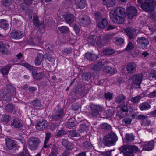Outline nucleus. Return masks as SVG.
Here are the masks:
<instances>
[{
    "mask_svg": "<svg viewBox=\"0 0 156 156\" xmlns=\"http://www.w3.org/2000/svg\"><path fill=\"white\" fill-rule=\"evenodd\" d=\"M136 5L137 6H140L142 9L147 12H151L150 14V18L152 20L156 19V16L153 12L156 5V2L155 0H137Z\"/></svg>",
    "mask_w": 156,
    "mask_h": 156,
    "instance_id": "f257e3e1",
    "label": "nucleus"
},
{
    "mask_svg": "<svg viewBox=\"0 0 156 156\" xmlns=\"http://www.w3.org/2000/svg\"><path fill=\"white\" fill-rule=\"evenodd\" d=\"M111 19L112 20L118 24L123 23L125 17V10L121 7L115 8L112 10L109 13Z\"/></svg>",
    "mask_w": 156,
    "mask_h": 156,
    "instance_id": "f03ea898",
    "label": "nucleus"
},
{
    "mask_svg": "<svg viewBox=\"0 0 156 156\" xmlns=\"http://www.w3.org/2000/svg\"><path fill=\"white\" fill-rule=\"evenodd\" d=\"M15 91L13 87L11 85H8L5 89L2 90L1 91L0 95L3 101H9L11 100V96L15 94Z\"/></svg>",
    "mask_w": 156,
    "mask_h": 156,
    "instance_id": "7ed1b4c3",
    "label": "nucleus"
},
{
    "mask_svg": "<svg viewBox=\"0 0 156 156\" xmlns=\"http://www.w3.org/2000/svg\"><path fill=\"white\" fill-rule=\"evenodd\" d=\"M119 150L123 153L124 156H134V153L139 151L138 147L135 145H127L122 146Z\"/></svg>",
    "mask_w": 156,
    "mask_h": 156,
    "instance_id": "20e7f679",
    "label": "nucleus"
},
{
    "mask_svg": "<svg viewBox=\"0 0 156 156\" xmlns=\"http://www.w3.org/2000/svg\"><path fill=\"white\" fill-rule=\"evenodd\" d=\"M40 140L37 137H31L28 140L27 145L28 147L31 150L36 149L38 147Z\"/></svg>",
    "mask_w": 156,
    "mask_h": 156,
    "instance_id": "39448f33",
    "label": "nucleus"
},
{
    "mask_svg": "<svg viewBox=\"0 0 156 156\" xmlns=\"http://www.w3.org/2000/svg\"><path fill=\"white\" fill-rule=\"evenodd\" d=\"M65 114L63 109L60 108L57 110L52 114L51 117L55 121L59 120L63 117Z\"/></svg>",
    "mask_w": 156,
    "mask_h": 156,
    "instance_id": "423d86ee",
    "label": "nucleus"
},
{
    "mask_svg": "<svg viewBox=\"0 0 156 156\" xmlns=\"http://www.w3.org/2000/svg\"><path fill=\"white\" fill-rule=\"evenodd\" d=\"M117 140V136L112 131L108 134V147L115 145Z\"/></svg>",
    "mask_w": 156,
    "mask_h": 156,
    "instance_id": "0eeeda50",
    "label": "nucleus"
},
{
    "mask_svg": "<svg viewBox=\"0 0 156 156\" xmlns=\"http://www.w3.org/2000/svg\"><path fill=\"white\" fill-rule=\"evenodd\" d=\"M143 76L141 74H137L132 76L131 79L133 84L135 86H139L141 83Z\"/></svg>",
    "mask_w": 156,
    "mask_h": 156,
    "instance_id": "6e6552de",
    "label": "nucleus"
},
{
    "mask_svg": "<svg viewBox=\"0 0 156 156\" xmlns=\"http://www.w3.org/2000/svg\"><path fill=\"white\" fill-rule=\"evenodd\" d=\"M128 17L129 19L133 18L137 15V10L134 6H131L127 9Z\"/></svg>",
    "mask_w": 156,
    "mask_h": 156,
    "instance_id": "1a4fd4ad",
    "label": "nucleus"
},
{
    "mask_svg": "<svg viewBox=\"0 0 156 156\" xmlns=\"http://www.w3.org/2000/svg\"><path fill=\"white\" fill-rule=\"evenodd\" d=\"M91 111L90 114L93 117L96 116L99 114V112L101 109L99 106L95 105H92L90 106Z\"/></svg>",
    "mask_w": 156,
    "mask_h": 156,
    "instance_id": "9d476101",
    "label": "nucleus"
},
{
    "mask_svg": "<svg viewBox=\"0 0 156 156\" xmlns=\"http://www.w3.org/2000/svg\"><path fill=\"white\" fill-rule=\"evenodd\" d=\"M23 36V32L18 30L12 31L10 35V38L16 39H20L22 38Z\"/></svg>",
    "mask_w": 156,
    "mask_h": 156,
    "instance_id": "9b49d317",
    "label": "nucleus"
},
{
    "mask_svg": "<svg viewBox=\"0 0 156 156\" xmlns=\"http://www.w3.org/2000/svg\"><path fill=\"white\" fill-rule=\"evenodd\" d=\"M90 22V19L88 16L84 15L82 17L79 16V23L80 25L86 26L89 25Z\"/></svg>",
    "mask_w": 156,
    "mask_h": 156,
    "instance_id": "f8f14e48",
    "label": "nucleus"
},
{
    "mask_svg": "<svg viewBox=\"0 0 156 156\" xmlns=\"http://www.w3.org/2000/svg\"><path fill=\"white\" fill-rule=\"evenodd\" d=\"M137 41L139 45H140L142 48H146L147 45L149 44L148 40L143 37L138 38Z\"/></svg>",
    "mask_w": 156,
    "mask_h": 156,
    "instance_id": "ddd939ff",
    "label": "nucleus"
},
{
    "mask_svg": "<svg viewBox=\"0 0 156 156\" xmlns=\"http://www.w3.org/2000/svg\"><path fill=\"white\" fill-rule=\"evenodd\" d=\"M63 17L66 22L69 25H70L75 20L74 16L72 14L68 13L63 16Z\"/></svg>",
    "mask_w": 156,
    "mask_h": 156,
    "instance_id": "4468645a",
    "label": "nucleus"
},
{
    "mask_svg": "<svg viewBox=\"0 0 156 156\" xmlns=\"http://www.w3.org/2000/svg\"><path fill=\"white\" fill-rule=\"evenodd\" d=\"M48 122L45 120H43L42 122H38L36 125V129L39 131L45 129L47 126Z\"/></svg>",
    "mask_w": 156,
    "mask_h": 156,
    "instance_id": "2eb2a0df",
    "label": "nucleus"
},
{
    "mask_svg": "<svg viewBox=\"0 0 156 156\" xmlns=\"http://www.w3.org/2000/svg\"><path fill=\"white\" fill-rule=\"evenodd\" d=\"M143 149L146 151L152 150L154 147V142L153 140L146 142L143 145Z\"/></svg>",
    "mask_w": 156,
    "mask_h": 156,
    "instance_id": "dca6fc26",
    "label": "nucleus"
},
{
    "mask_svg": "<svg viewBox=\"0 0 156 156\" xmlns=\"http://www.w3.org/2000/svg\"><path fill=\"white\" fill-rule=\"evenodd\" d=\"M130 107L126 104V105H124L120 109L118 113L119 114L120 116L123 117L126 115V112H127L129 110Z\"/></svg>",
    "mask_w": 156,
    "mask_h": 156,
    "instance_id": "f3484780",
    "label": "nucleus"
},
{
    "mask_svg": "<svg viewBox=\"0 0 156 156\" xmlns=\"http://www.w3.org/2000/svg\"><path fill=\"white\" fill-rule=\"evenodd\" d=\"M126 68L128 73H133L136 70V65L134 63L131 62L127 64Z\"/></svg>",
    "mask_w": 156,
    "mask_h": 156,
    "instance_id": "a211bd4d",
    "label": "nucleus"
},
{
    "mask_svg": "<svg viewBox=\"0 0 156 156\" xmlns=\"http://www.w3.org/2000/svg\"><path fill=\"white\" fill-rule=\"evenodd\" d=\"M6 145L9 149H13L16 146V144L14 140L9 138L5 139Z\"/></svg>",
    "mask_w": 156,
    "mask_h": 156,
    "instance_id": "6ab92c4d",
    "label": "nucleus"
},
{
    "mask_svg": "<svg viewBox=\"0 0 156 156\" xmlns=\"http://www.w3.org/2000/svg\"><path fill=\"white\" fill-rule=\"evenodd\" d=\"M11 125L16 128H19L23 126L21 122L17 118H15L13 120Z\"/></svg>",
    "mask_w": 156,
    "mask_h": 156,
    "instance_id": "aec40b11",
    "label": "nucleus"
},
{
    "mask_svg": "<svg viewBox=\"0 0 156 156\" xmlns=\"http://www.w3.org/2000/svg\"><path fill=\"white\" fill-rule=\"evenodd\" d=\"M43 55L40 53L38 54L35 59V65L38 66L40 65L43 61Z\"/></svg>",
    "mask_w": 156,
    "mask_h": 156,
    "instance_id": "412c9836",
    "label": "nucleus"
},
{
    "mask_svg": "<svg viewBox=\"0 0 156 156\" xmlns=\"http://www.w3.org/2000/svg\"><path fill=\"white\" fill-rule=\"evenodd\" d=\"M62 144L65 147L69 149H71L73 147L72 144L69 142L67 140L62 139Z\"/></svg>",
    "mask_w": 156,
    "mask_h": 156,
    "instance_id": "4be33fe9",
    "label": "nucleus"
},
{
    "mask_svg": "<svg viewBox=\"0 0 156 156\" xmlns=\"http://www.w3.org/2000/svg\"><path fill=\"white\" fill-rule=\"evenodd\" d=\"M85 57L90 61L95 60L98 58L97 56L94 54H93L89 52L85 54Z\"/></svg>",
    "mask_w": 156,
    "mask_h": 156,
    "instance_id": "5701e85b",
    "label": "nucleus"
},
{
    "mask_svg": "<svg viewBox=\"0 0 156 156\" xmlns=\"http://www.w3.org/2000/svg\"><path fill=\"white\" fill-rule=\"evenodd\" d=\"M139 107L142 111L150 109L151 106L148 102H145L140 104Z\"/></svg>",
    "mask_w": 156,
    "mask_h": 156,
    "instance_id": "b1692460",
    "label": "nucleus"
},
{
    "mask_svg": "<svg viewBox=\"0 0 156 156\" xmlns=\"http://www.w3.org/2000/svg\"><path fill=\"white\" fill-rule=\"evenodd\" d=\"M32 75L33 78L36 80H39L41 79L43 76V73L42 72H38L35 70L32 72Z\"/></svg>",
    "mask_w": 156,
    "mask_h": 156,
    "instance_id": "393cba45",
    "label": "nucleus"
},
{
    "mask_svg": "<svg viewBox=\"0 0 156 156\" xmlns=\"http://www.w3.org/2000/svg\"><path fill=\"white\" fill-rule=\"evenodd\" d=\"M59 148L56 145H53L49 156H57L58 153Z\"/></svg>",
    "mask_w": 156,
    "mask_h": 156,
    "instance_id": "a878e982",
    "label": "nucleus"
},
{
    "mask_svg": "<svg viewBox=\"0 0 156 156\" xmlns=\"http://www.w3.org/2000/svg\"><path fill=\"white\" fill-rule=\"evenodd\" d=\"M97 36L95 35H92L89 36L87 39L89 43L93 46H94L96 43Z\"/></svg>",
    "mask_w": 156,
    "mask_h": 156,
    "instance_id": "bb28decb",
    "label": "nucleus"
},
{
    "mask_svg": "<svg viewBox=\"0 0 156 156\" xmlns=\"http://www.w3.org/2000/svg\"><path fill=\"white\" fill-rule=\"evenodd\" d=\"M134 140V136L132 134H126L125 136V140L126 143H130Z\"/></svg>",
    "mask_w": 156,
    "mask_h": 156,
    "instance_id": "cd10ccee",
    "label": "nucleus"
},
{
    "mask_svg": "<svg viewBox=\"0 0 156 156\" xmlns=\"http://www.w3.org/2000/svg\"><path fill=\"white\" fill-rule=\"evenodd\" d=\"M126 99V97L123 94H120L117 96L115 99V102L118 103L123 102Z\"/></svg>",
    "mask_w": 156,
    "mask_h": 156,
    "instance_id": "c85d7f7f",
    "label": "nucleus"
},
{
    "mask_svg": "<svg viewBox=\"0 0 156 156\" xmlns=\"http://www.w3.org/2000/svg\"><path fill=\"white\" fill-rule=\"evenodd\" d=\"M76 122L74 118L69 119L67 122V126L69 129L74 127L76 125Z\"/></svg>",
    "mask_w": 156,
    "mask_h": 156,
    "instance_id": "c756f323",
    "label": "nucleus"
},
{
    "mask_svg": "<svg viewBox=\"0 0 156 156\" xmlns=\"http://www.w3.org/2000/svg\"><path fill=\"white\" fill-rule=\"evenodd\" d=\"M11 67L9 65L5 66L2 68L0 69V71L3 75L7 74Z\"/></svg>",
    "mask_w": 156,
    "mask_h": 156,
    "instance_id": "7c9ffc66",
    "label": "nucleus"
},
{
    "mask_svg": "<svg viewBox=\"0 0 156 156\" xmlns=\"http://www.w3.org/2000/svg\"><path fill=\"white\" fill-rule=\"evenodd\" d=\"M9 24L5 20L1 19L0 20V27L6 30L9 27Z\"/></svg>",
    "mask_w": 156,
    "mask_h": 156,
    "instance_id": "2f4dec72",
    "label": "nucleus"
},
{
    "mask_svg": "<svg viewBox=\"0 0 156 156\" xmlns=\"http://www.w3.org/2000/svg\"><path fill=\"white\" fill-rule=\"evenodd\" d=\"M125 32L130 39H132L133 37V30H132L130 28H127L125 29Z\"/></svg>",
    "mask_w": 156,
    "mask_h": 156,
    "instance_id": "473e14b6",
    "label": "nucleus"
},
{
    "mask_svg": "<svg viewBox=\"0 0 156 156\" xmlns=\"http://www.w3.org/2000/svg\"><path fill=\"white\" fill-rule=\"evenodd\" d=\"M112 41L117 44L121 45L124 42V40L123 39L118 37H114Z\"/></svg>",
    "mask_w": 156,
    "mask_h": 156,
    "instance_id": "72a5a7b5",
    "label": "nucleus"
},
{
    "mask_svg": "<svg viewBox=\"0 0 156 156\" xmlns=\"http://www.w3.org/2000/svg\"><path fill=\"white\" fill-rule=\"evenodd\" d=\"M0 51L4 54H7L8 51L7 48L5 46L4 44L1 41H0Z\"/></svg>",
    "mask_w": 156,
    "mask_h": 156,
    "instance_id": "f704fd0d",
    "label": "nucleus"
},
{
    "mask_svg": "<svg viewBox=\"0 0 156 156\" xmlns=\"http://www.w3.org/2000/svg\"><path fill=\"white\" fill-rule=\"evenodd\" d=\"M102 62H99L97 64L94 65L92 67V69L93 70L99 71L102 67Z\"/></svg>",
    "mask_w": 156,
    "mask_h": 156,
    "instance_id": "c9c22d12",
    "label": "nucleus"
},
{
    "mask_svg": "<svg viewBox=\"0 0 156 156\" xmlns=\"http://www.w3.org/2000/svg\"><path fill=\"white\" fill-rule=\"evenodd\" d=\"M142 98V96L140 95H139L132 98L131 101L133 103H137L139 102L140 101Z\"/></svg>",
    "mask_w": 156,
    "mask_h": 156,
    "instance_id": "e433bc0d",
    "label": "nucleus"
},
{
    "mask_svg": "<svg viewBox=\"0 0 156 156\" xmlns=\"http://www.w3.org/2000/svg\"><path fill=\"white\" fill-rule=\"evenodd\" d=\"M88 130V127L85 124H81L80 125V127L78 129V131L80 133H82L84 132H87Z\"/></svg>",
    "mask_w": 156,
    "mask_h": 156,
    "instance_id": "4c0bfd02",
    "label": "nucleus"
},
{
    "mask_svg": "<svg viewBox=\"0 0 156 156\" xmlns=\"http://www.w3.org/2000/svg\"><path fill=\"white\" fill-rule=\"evenodd\" d=\"M91 77V75L90 73H83L82 76V79L85 80H88Z\"/></svg>",
    "mask_w": 156,
    "mask_h": 156,
    "instance_id": "58836bf2",
    "label": "nucleus"
},
{
    "mask_svg": "<svg viewBox=\"0 0 156 156\" xmlns=\"http://www.w3.org/2000/svg\"><path fill=\"white\" fill-rule=\"evenodd\" d=\"M79 8L82 9L87 6V4L85 0H80L77 4Z\"/></svg>",
    "mask_w": 156,
    "mask_h": 156,
    "instance_id": "ea45409f",
    "label": "nucleus"
},
{
    "mask_svg": "<svg viewBox=\"0 0 156 156\" xmlns=\"http://www.w3.org/2000/svg\"><path fill=\"white\" fill-rule=\"evenodd\" d=\"M58 30L62 33H67L69 31V29L66 26H63L58 27Z\"/></svg>",
    "mask_w": 156,
    "mask_h": 156,
    "instance_id": "a19ab883",
    "label": "nucleus"
},
{
    "mask_svg": "<svg viewBox=\"0 0 156 156\" xmlns=\"http://www.w3.org/2000/svg\"><path fill=\"white\" fill-rule=\"evenodd\" d=\"M68 133L70 136L73 137H77L80 136L76 130H72L69 131Z\"/></svg>",
    "mask_w": 156,
    "mask_h": 156,
    "instance_id": "79ce46f5",
    "label": "nucleus"
},
{
    "mask_svg": "<svg viewBox=\"0 0 156 156\" xmlns=\"http://www.w3.org/2000/svg\"><path fill=\"white\" fill-rule=\"evenodd\" d=\"M149 79L151 80H156V71H151L149 74Z\"/></svg>",
    "mask_w": 156,
    "mask_h": 156,
    "instance_id": "37998d69",
    "label": "nucleus"
},
{
    "mask_svg": "<svg viewBox=\"0 0 156 156\" xmlns=\"http://www.w3.org/2000/svg\"><path fill=\"white\" fill-rule=\"evenodd\" d=\"M84 147L87 149H90L92 147V145L90 141H85L83 144Z\"/></svg>",
    "mask_w": 156,
    "mask_h": 156,
    "instance_id": "c03bdc74",
    "label": "nucleus"
},
{
    "mask_svg": "<svg viewBox=\"0 0 156 156\" xmlns=\"http://www.w3.org/2000/svg\"><path fill=\"white\" fill-rule=\"evenodd\" d=\"M101 145L102 147H104L107 146V136H105L103 138V140L101 143Z\"/></svg>",
    "mask_w": 156,
    "mask_h": 156,
    "instance_id": "a18cd8bd",
    "label": "nucleus"
},
{
    "mask_svg": "<svg viewBox=\"0 0 156 156\" xmlns=\"http://www.w3.org/2000/svg\"><path fill=\"white\" fill-rule=\"evenodd\" d=\"M17 156H30L28 153V151L26 149H24L23 151L20 152Z\"/></svg>",
    "mask_w": 156,
    "mask_h": 156,
    "instance_id": "49530a36",
    "label": "nucleus"
},
{
    "mask_svg": "<svg viewBox=\"0 0 156 156\" xmlns=\"http://www.w3.org/2000/svg\"><path fill=\"white\" fill-rule=\"evenodd\" d=\"M51 137V134L50 133H47L46 134L45 140L44 143V147H47V146L46 145V144L48 142V141L49 140L50 137Z\"/></svg>",
    "mask_w": 156,
    "mask_h": 156,
    "instance_id": "de8ad7c7",
    "label": "nucleus"
},
{
    "mask_svg": "<svg viewBox=\"0 0 156 156\" xmlns=\"http://www.w3.org/2000/svg\"><path fill=\"white\" fill-rule=\"evenodd\" d=\"M116 72V69L110 66H108V74H113Z\"/></svg>",
    "mask_w": 156,
    "mask_h": 156,
    "instance_id": "09e8293b",
    "label": "nucleus"
},
{
    "mask_svg": "<svg viewBox=\"0 0 156 156\" xmlns=\"http://www.w3.org/2000/svg\"><path fill=\"white\" fill-rule=\"evenodd\" d=\"M2 3L3 5L5 6H9L11 5V0H2Z\"/></svg>",
    "mask_w": 156,
    "mask_h": 156,
    "instance_id": "8fccbe9b",
    "label": "nucleus"
},
{
    "mask_svg": "<svg viewBox=\"0 0 156 156\" xmlns=\"http://www.w3.org/2000/svg\"><path fill=\"white\" fill-rule=\"evenodd\" d=\"M66 134V132L63 130L58 131L57 133L56 136L60 137Z\"/></svg>",
    "mask_w": 156,
    "mask_h": 156,
    "instance_id": "3c124183",
    "label": "nucleus"
},
{
    "mask_svg": "<svg viewBox=\"0 0 156 156\" xmlns=\"http://www.w3.org/2000/svg\"><path fill=\"white\" fill-rule=\"evenodd\" d=\"M116 3V0H108V7L114 6Z\"/></svg>",
    "mask_w": 156,
    "mask_h": 156,
    "instance_id": "603ef678",
    "label": "nucleus"
},
{
    "mask_svg": "<svg viewBox=\"0 0 156 156\" xmlns=\"http://www.w3.org/2000/svg\"><path fill=\"white\" fill-rule=\"evenodd\" d=\"M96 43L98 46L101 47L102 45V41L101 37L99 36L98 37Z\"/></svg>",
    "mask_w": 156,
    "mask_h": 156,
    "instance_id": "864d4df0",
    "label": "nucleus"
},
{
    "mask_svg": "<svg viewBox=\"0 0 156 156\" xmlns=\"http://www.w3.org/2000/svg\"><path fill=\"white\" fill-rule=\"evenodd\" d=\"M13 108V106L11 104H8L6 106V109L8 112H11L12 111Z\"/></svg>",
    "mask_w": 156,
    "mask_h": 156,
    "instance_id": "5fc2aeb1",
    "label": "nucleus"
},
{
    "mask_svg": "<svg viewBox=\"0 0 156 156\" xmlns=\"http://www.w3.org/2000/svg\"><path fill=\"white\" fill-rule=\"evenodd\" d=\"M73 29L77 34H79L80 32V29L79 27L76 24L74 23L73 24Z\"/></svg>",
    "mask_w": 156,
    "mask_h": 156,
    "instance_id": "6e6d98bb",
    "label": "nucleus"
},
{
    "mask_svg": "<svg viewBox=\"0 0 156 156\" xmlns=\"http://www.w3.org/2000/svg\"><path fill=\"white\" fill-rule=\"evenodd\" d=\"M134 48V46L133 43L131 42H129L128 44L126 49L127 51H129L133 49Z\"/></svg>",
    "mask_w": 156,
    "mask_h": 156,
    "instance_id": "4d7b16f0",
    "label": "nucleus"
},
{
    "mask_svg": "<svg viewBox=\"0 0 156 156\" xmlns=\"http://www.w3.org/2000/svg\"><path fill=\"white\" fill-rule=\"evenodd\" d=\"M33 106L34 108L36 107H38L41 105V103L39 100H35L32 102Z\"/></svg>",
    "mask_w": 156,
    "mask_h": 156,
    "instance_id": "13d9d810",
    "label": "nucleus"
},
{
    "mask_svg": "<svg viewBox=\"0 0 156 156\" xmlns=\"http://www.w3.org/2000/svg\"><path fill=\"white\" fill-rule=\"evenodd\" d=\"M59 124L58 123H52L50 127L51 130L52 131L54 130L58 126Z\"/></svg>",
    "mask_w": 156,
    "mask_h": 156,
    "instance_id": "bf43d9fd",
    "label": "nucleus"
},
{
    "mask_svg": "<svg viewBox=\"0 0 156 156\" xmlns=\"http://www.w3.org/2000/svg\"><path fill=\"white\" fill-rule=\"evenodd\" d=\"M148 95L149 97L151 98L156 97V88L153 91L150 93Z\"/></svg>",
    "mask_w": 156,
    "mask_h": 156,
    "instance_id": "052dcab7",
    "label": "nucleus"
},
{
    "mask_svg": "<svg viewBox=\"0 0 156 156\" xmlns=\"http://www.w3.org/2000/svg\"><path fill=\"white\" fill-rule=\"evenodd\" d=\"M131 119L129 118H125L123 120V122L127 125L131 123Z\"/></svg>",
    "mask_w": 156,
    "mask_h": 156,
    "instance_id": "680f3d73",
    "label": "nucleus"
},
{
    "mask_svg": "<svg viewBox=\"0 0 156 156\" xmlns=\"http://www.w3.org/2000/svg\"><path fill=\"white\" fill-rule=\"evenodd\" d=\"M34 23L35 26H37L39 25L38 17L37 16H35L34 18Z\"/></svg>",
    "mask_w": 156,
    "mask_h": 156,
    "instance_id": "e2e57ef3",
    "label": "nucleus"
},
{
    "mask_svg": "<svg viewBox=\"0 0 156 156\" xmlns=\"http://www.w3.org/2000/svg\"><path fill=\"white\" fill-rule=\"evenodd\" d=\"M21 65L22 66H24L28 68L30 70H31L33 68L32 66L27 63H22Z\"/></svg>",
    "mask_w": 156,
    "mask_h": 156,
    "instance_id": "0e129e2a",
    "label": "nucleus"
},
{
    "mask_svg": "<svg viewBox=\"0 0 156 156\" xmlns=\"http://www.w3.org/2000/svg\"><path fill=\"white\" fill-rule=\"evenodd\" d=\"M73 51V49L72 48H65L64 50V52L66 54L70 53Z\"/></svg>",
    "mask_w": 156,
    "mask_h": 156,
    "instance_id": "69168bd1",
    "label": "nucleus"
},
{
    "mask_svg": "<svg viewBox=\"0 0 156 156\" xmlns=\"http://www.w3.org/2000/svg\"><path fill=\"white\" fill-rule=\"evenodd\" d=\"M10 118V116L8 115H5L3 116L2 120L4 122H7L9 120Z\"/></svg>",
    "mask_w": 156,
    "mask_h": 156,
    "instance_id": "338daca9",
    "label": "nucleus"
},
{
    "mask_svg": "<svg viewBox=\"0 0 156 156\" xmlns=\"http://www.w3.org/2000/svg\"><path fill=\"white\" fill-rule=\"evenodd\" d=\"M147 117L146 116H145L142 115H138V118L140 120H144L146 119Z\"/></svg>",
    "mask_w": 156,
    "mask_h": 156,
    "instance_id": "774afa93",
    "label": "nucleus"
}]
</instances>
